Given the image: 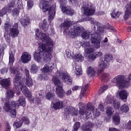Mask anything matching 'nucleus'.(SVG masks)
Wrapping results in <instances>:
<instances>
[{"label": "nucleus", "instance_id": "63", "mask_svg": "<svg viewBox=\"0 0 131 131\" xmlns=\"http://www.w3.org/2000/svg\"><path fill=\"white\" fill-rule=\"evenodd\" d=\"M56 33L55 32V30L54 29H51V33H50V35H54Z\"/></svg>", "mask_w": 131, "mask_h": 131}, {"label": "nucleus", "instance_id": "51", "mask_svg": "<svg viewBox=\"0 0 131 131\" xmlns=\"http://www.w3.org/2000/svg\"><path fill=\"white\" fill-rule=\"evenodd\" d=\"M69 2L73 6H78V0H69Z\"/></svg>", "mask_w": 131, "mask_h": 131}, {"label": "nucleus", "instance_id": "54", "mask_svg": "<svg viewBox=\"0 0 131 131\" xmlns=\"http://www.w3.org/2000/svg\"><path fill=\"white\" fill-rule=\"evenodd\" d=\"M107 42H108V38L105 37L104 39V40H103L101 42V47H105L106 46V43H107Z\"/></svg>", "mask_w": 131, "mask_h": 131}, {"label": "nucleus", "instance_id": "32", "mask_svg": "<svg viewBox=\"0 0 131 131\" xmlns=\"http://www.w3.org/2000/svg\"><path fill=\"white\" fill-rule=\"evenodd\" d=\"M92 55L95 58L92 60H90L89 59H87L89 62H93L94 61H95V60H96V58H98V57H101V56H103V53L101 51H98L95 52V53L93 52Z\"/></svg>", "mask_w": 131, "mask_h": 131}, {"label": "nucleus", "instance_id": "43", "mask_svg": "<svg viewBox=\"0 0 131 131\" xmlns=\"http://www.w3.org/2000/svg\"><path fill=\"white\" fill-rule=\"evenodd\" d=\"M38 71V68L36 66V64H34L31 66V72L32 73H36Z\"/></svg>", "mask_w": 131, "mask_h": 131}, {"label": "nucleus", "instance_id": "4", "mask_svg": "<svg viewBox=\"0 0 131 131\" xmlns=\"http://www.w3.org/2000/svg\"><path fill=\"white\" fill-rule=\"evenodd\" d=\"M82 11H83L84 15L87 16L84 19H80L78 22H83V21H90V23L93 25V30H96V25L98 26L100 24L95 18L89 16H93L96 12V7L90 2L84 3L82 8Z\"/></svg>", "mask_w": 131, "mask_h": 131}, {"label": "nucleus", "instance_id": "60", "mask_svg": "<svg viewBox=\"0 0 131 131\" xmlns=\"http://www.w3.org/2000/svg\"><path fill=\"white\" fill-rule=\"evenodd\" d=\"M77 90H79V86H74L72 88V91H77Z\"/></svg>", "mask_w": 131, "mask_h": 131}, {"label": "nucleus", "instance_id": "10", "mask_svg": "<svg viewBox=\"0 0 131 131\" xmlns=\"http://www.w3.org/2000/svg\"><path fill=\"white\" fill-rule=\"evenodd\" d=\"M2 101L5 103L4 106V109L7 112H9L10 116L13 118L17 115V112L15 110L16 103L15 101H11L10 102L9 101L8 99L2 98Z\"/></svg>", "mask_w": 131, "mask_h": 131}, {"label": "nucleus", "instance_id": "59", "mask_svg": "<svg viewBox=\"0 0 131 131\" xmlns=\"http://www.w3.org/2000/svg\"><path fill=\"white\" fill-rule=\"evenodd\" d=\"M72 93V91H71V90H69L66 92V95L67 96H70V95H71Z\"/></svg>", "mask_w": 131, "mask_h": 131}, {"label": "nucleus", "instance_id": "18", "mask_svg": "<svg viewBox=\"0 0 131 131\" xmlns=\"http://www.w3.org/2000/svg\"><path fill=\"white\" fill-rule=\"evenodd\" d=\"M129 93L125 90H122L119 91L117 94L118 97H120V99L122 100L123 102L127 101V97H128Z\"/></svg>", "mask_w": 131, "mask_h": 131}, {"label": "nucleus", "instance_id": "14", "mask_svg": "<svg viewBox=\"0 0 131 131\" xmlns=\"http://www.w3.org/2000/svg\"><path fill=\"white\" fill-rule=\"evenodd\" d=\"M108 67H109V63L107 60H106L105 58L101 57L98 62L99 70L98 71V74H100L102 71L105 70V69L108 68Z\"/></svg>", "mask_w": 131, "mask_h": 131}, {"label": "nucleus", "instance_id": "52", "mask_svg": "<svg viewBox=\"0 0 131 131\" xmlns=\"http://www.w3.org/2000/svg\"><path fill=\"white\" fill-rule=\"evenodd\" d=\"M107 89H108V86L107 85H104L103 86L102 88H101L99 92H98V94L99 95H101V94H102V93H104V92H105V91H106V90H107Z\"/></svg>", "mask_w": 131, "mask_h": 131}, {"label": "nucleus", "instance_id": "17", "mask_svg": "<svg viewBox=\"0 0 131 131\" xmlns=\"http://www.w3.org/2000/svg\"><path fill=\"white\" fill-rule=\"evenodd\" d=\"M51 106L55 110L62 109V108L65 106V103L63 101H59L58 99H54V101H52Z\"/></svg>", "mask_w": 131, "mask_h": 131}, {"label": "nucleus", "instance_id": "58", "mask_svg": "<svg viewBox=\"0 0 131 131\" xmlns=\"http://www.w3.org/2000/svg\"><path fill=\"white\" fill-rule=\"evenodd\" d=\"M7 72H8V68H4L1 70V73L2 74H5Z\"/></svg>", "mask_w": 131, "mask_h": 131}, {"label": "nucleus", "instance_id": "8", "mask_svg": "<svg viewBox=\"0 0 131 131\" xmlns=\"http://www.w3.org/2000/svg\"><path fill=\"white\" fill-rule=\"evenodd\" d=\"M17 7L20 10H23L24 9V4L22 3V0H10L9 6L7 8H3L0 11V17H3L4 15L7 14V12L11 13L12 9L14 7ZM2 25V19L0 18V25Z\"/></svg>", "mask_w": 131, "mask_h": 131}, {"label": "nucleus", "instance_id": "33", "mask_svg": "<svg viewBox=\"0 0 131 131\" xmlns=\"http://www.w3.org/2000/svg\"><path fill=\"white\" fill-rule=\"evenodd\" d=\"M87 73L88 75L92 76V75H94L96 73V69L94 67H89L87 69Z\"/></svg>", "mask_w": 131, "mask_h": 131}, {"label": "nucleus", "instance_id": "5", "mask_svg": "<svg viewBox=\"0 0 131 131\" xmlns=\"http://www.w3.org/2000/svg\"><path fill=\"white\" fill-rule=\"evenodd\" d=\"M9 71L11 73H12V74H16L15 78L13 79L14 88L16 91L20 89L22 93L26 97H27L28 98H31V92H29L28 88H27L26 86L24 85V82L20 81L21 77L19 76V72L18 70L15 69L14 67H10L9 68Z\"/></svg>", "mask_w": 131, "mask_h": 131}, {"label": "nucleus", "instance_id": "44", "mask_svg": "<svg viewBox=\"0 0 131 131\" xmlns=\"http://www.w3.org/2000/svg\"><path fill=\"white\" fill-rule=\"evenodd\" d=\"M21 121L24 124L28 125L30 124V121L29 120V119L26 117H23L21 118Z\"/></svg>", "mask_w": 131, "mask_h": 131}, {"label": "nucleus", "instance_id": "29", "mask_svg": "<svg viewBox=\"0 0 131 131\" xmlns=\"http://www.w3.org/2000/svg\"><path fill=\"white\" fill-rule=\"evenodd\" d=\"M22 124H23L22 121L19 119H16L13 123V127L19 128L22 126Z\"/></svg>", "mask_w": 131, "mask_h": 131}, {"label": "nucleus", "instance_id": "11", "mask_svg": "<svg viewBox=\"0 0 131 131\" xmlns=\"http://www.w3.org/2000/svg\"><path fill=\"white\" fill-rule=\"evenodd\" d=\"M112 82L115 83L116 86L120 89L127 88L130 85L129 82L126 81L125 76L122 75L116 76L112 80Z\"/></svg>", "mask_w": 131, "mask_h": 131}, {"label": "nucleus", "instance_id": "2", "mask_svg": "<svg viewBox=\"0 0 131 131\" xmlns=\"http://www.w3.org/2000/svg\"><path fill=\"white\" fill-rule=\"evenodd\" d=\"M35 37L37 40H41L42 43L38 42L39 52L34 54V60L37 63H41L43 61L50 62L53 57L55 41L50 37L48 34L41 32L39 29H36Z\"/></svg>", "mask_w": 131, "mask_h": 131}, {"label": "nucleus", "instance_id": "7", "mask_svg": "<svg viewBox=\"0 0 131 131\" xmlns=\"http://www.w3.org/2000/svg\"><path fill=\"white\" fill-rule=\"evenodd\" d=\"M39 7L43 13L48 12V20L54 19L56 15V4L52 5V0H42L40 2Z\"/></svg>", "mask_w": 131, "mask_h": 131}, {"label": "nucleus", "instance_id": "47", "mask_svg": "<svg viewBox=\"0 0 131 131\" xmlns=\"http://www.w3.org/2000/svg\"><path fill=\"white\" fill-rule=\"evenodd\" d=\"M33 1L32 0H28L27 2V9L30 10L33 7Z\"/></svg>", "mask_w": 131, "mask_h": 131}, {"label": "nucleus", "instance_id": "42", "mask_svg": "<svg viewBox=\"0 0 131 131\" xmlns=\"http://www.w3.org/2000/svg\"><path fill=\"white\" fill-rule=\"evenodd\" d=\"M110 77V75L109 74V73H103L101 74L100 78L101 80H107V79H108Z\"/></svg>", "mask_w": 131, "mask_h": 131}, {"label": "nucleus", "instance_id": "46", "mask_svg": "<svg viewBox=\"0 0 131 131\" xmlns=\"http://www.w3.org/2000/svg\"><path fill=\"white\" fill-rule=\"evenodd\" d=\"M111 17H112V18H117L118 17H119V16H120V15H121V12L118 11L117 12H113L111 13Z\"/></svg>", "mask_w": 131, "mask_h": 131}, {"label": "nucleus", "instance_id": "31", "mask_svg": "<svg viewBox=\"0 0 131 131\" xmlns=\"http://www.w3.org/2000/svg\"><path fill=\"white\" fill-rule=\"evenodd\" d=\"M6 96L8 99H12L15 96V91L13 90H8Z\"/></svg>", "mask_w": 131, "mask_h": 131}, {"label": "nucleus", "instance_id": "53", "mask_svg": "<svg viewBox=\"0 0 131 131\" xmlns=\"http://www.w3.org/2000/svg\"><path fill=\"white\" fill-rule=\"evenodd\" d=\"M42 91L39 93L38 95L37 96V103H38V101H39V99H41L43 97L42 95Z\"/></svg>", "mask_w": 131, "mask_h": 131}, {"label": "nucleus", "instance_id": "39", "mask_svg": "<svg viewBox=\"0 0 131 131\" xmlns=\"http://www.w3.org/2000/svg\"><path fill=\"white\" fill-rule=\"evenodd\" d=\"M10 35H11L10 34V33L9 34L8 32H6L4 35L6 42H7V43H8V45H11V36Z\"/></svg>", "mask_w": 131, "mask_h": 131}, {"label": "nucleus", "instance_id": "48", "mask_svg": "<svg viewBox=\"0 0 131 131\" xmlns=\"http://www.w3.org/2000/svg\"><path fill=\"white\" fill-rule=\"evenodd\" d=\"M103 59H105V61H107V62H109L113 59V57L111 54H106L104 56V58H103Z\"/></svg>", "mask_w": 131, "mask_h": 131}, {"label": "nucleus", "instance_id": "23", "mask_svg": "<svg viewBox=\"0 0 131 131\" xmlns=\"http://www.w3.org/2000/svg\"><path fill=\"white\" fill-rule=\"evenodd\" d=\"M120 111L122 112V114H126L129 111V106H128L127 104L125 103L120 106Z\"/></svg>", "mask_w": 131, "mask_h": 131}, {"label": "nucleus", "instance_id": "22", "mask_svg": "<svg viewBox=\"0 0 131 131\" xmlns=\"http://www.w3.org/2000/svg\"><path fill=\"white\" fill-rule=\"evenodd\" d=\"M20 59L21 62L25 64L31 60V55L27 52H25L23 53Z\"/></svg>", "mask_w": 131, "mask_h": 131}, {"label": "nucleus", "instance_id": "38", "mask_svg": "<svg viewBox=\"0 0 131 131\" xmlns=\"http://www.w3.org/2000/svg\"><path fill=\"white\" fill-rule=\"evenodd\" d=\"M14 54H15V52H11L9 53V65L12 66L14 63Z\"/></svg>", "mask_w": 131, "mask_h": 131}, {"label": "nucleus", "instance_id": "55", "mask_svg": "<svg viewBox=\"0 0 131 131\" xmlns=\"http://www.w3.org/2000/svg\"><path fill=\"white\" fill-rule=\"evenodd\" d=\"M126 129H129V130H130V129H131V120L128 121V122L126 123Z\"/></svg>", "mask_w": 131, "mask_h": 131}, {"label": "nucleus", "instance_id": "30", "mask_svg": "<svg viewBox=\"0 0 131 131\" xmlns=\"http://www.w3.org/2000/svg\"><path fill=\"white\" fill-rule=\"evenodd\" d=\"M106 113L108 117H111L114 114V108L111 106H107L106 110Z\"/></svg>", "mask_w": 131, "mask_h": 131}, {"label": "nucleus", "instance_id": "41", "mask_svg": "<svg viewBox=\"0 0 131 131\" xmlns=\"http://www.w3.org/2000/svg\"><path fill=\"white\" fill-rule=\"evenodd\" d=\"M66 56L67 58H70V59H72L74 58V53L70 50H67L66 51Z\"/></svg>", "mask_w": 131, "mask_h": 131}, {"label": "nucleus", "instance_id": "28", "mask_svg": "<svg viewBox=\"0 0 131 131\" xmlns=\"http://www.w3.org/2000/svg\"><path fill=\"white\" fill-rule=\"evenodd\" d=\"M29 17H27V16H25L21 20L20 23L23 25V26L25 27V26L29 25Z\"/></svg>", "mask_w": 131, "mask_h": 131}, {"label": "nucleus", "instance_id": "40", "mask_svg": "<svg viewBox=\"0 0 131 131\" xmlns=\"http://www.w3.org/2000/svg\"><path fill=\"white\" fill-rule=\"evenodd\" d=\"M11 27H12V25L9 21L6 23L4 25V29L6 32H9V30H11Z\"/></svg>", "mask_w": 131, "mask_h": 131}, {"label": "nucleus", "instance_id": "19", "mask_svg": "<svg viewBox=\"0 0 131 131\" xmlns=\"http://www.w3.org/2000/svg\"><path fill=\"white\" fill-rule=\"evenodd\" d=\"M61 10L64 14L68 15V16H72L74 14V10L71 8L70 6H64L61 8Z\"/></svg>", "mask_w": 131, "mask_h": 131}, {"label": "nucleus", "instance_id": "57", "mask_svg": "<svg viewBox=\"0 0 131 131\" xmlns=\"http://www.w3.org/2000/svg\"><path fill=\"white\" fill-rule=\"evenodd\" d=\"M98 109L100 110V111H104L105 110L104 109V105H103V103H100L98 105Z\"/></svg>", "mask_w": 131, "mask_h": 131}, {"label": "nucleus", "instance_id": "35", "mask_svg": "<svg viewBox=\"0 0 131 131\" xmlns=\"http://www.w3.org/2000/svg\"><path fill=\"white\" fill-rule=\"evenodd\" d=\"M74 57L77 62H82L83 61L84 57L80 53L76 54Z\"/></svg>", "mask_w": 131, "mask_h": 131}, {"label": "nucleus", "instance_id": "9", "mask_svg": "<svg viewBox=\"0 0 131 131\" xmlns=\"http://www.w3.org/2000/svg\"><path fill=\"white\" fill-rule=\"evenodd\" d=\"M55 67V63L53 62L45 64L43 68L41 69V71H42L44 74L39 75L37 77L38 80H43V79L44 80H48L49 79L48 75L53 72V70Z\"/></svg>", "mask_w": 131, "mask_h": 131}, {"label": "nucleus", "instance_id": "61", "mask_svg": "<svg viewBox=\"0 0 131 131\" xmlns=\"http://www.w3.org/2000/svg\"><path fill=\"white\" fill-rule=\"evenodd\" d=\"M106 28H107V29H110V30H114V27H111L110 25H108Z\"/></svg>", "mask_w": 131, "mask_h": 131}, {"label": "nucleus", "instance_id": "12", "mask_svg": "<svg viewBox=\"0 0 131 131\" xmlns=\"http://www.w3.org/2000/svg\"><path fill=\"white\" fill-rule=\"evenodd\" d=\"M82 48H84V56L90 61H93L95 59V57L93 55V53L95 52L94 48H92L90 41H84L82 44Z\"/></svg>", "mask_w": 131, "mask_h": 131}, {"label": "nucleus", "instance_id": "64", "mask_svg": "<svg viewBox=\"0 0 131 131\" xmlns=\"http://www.w3.org/2000/svg\"><path fill=\"white\" fill-rule=\"evenodd\" d=\"M60 131H69L68 129L62 128Z\"/></svg>", "mask_w": 131, "mask_h": 131}, {"label": "nucleus", "instance_id": "36", "mask_svg": "<svg viewBox=\"0 0 131 131\" xmlns=\"http://www.w3.org/2000/svg\"><path fill=\"white\" fill-rule=\"evenodd\" d=\"M18 104H19L20 106H23L24 107L26 105V101L25 100V98L23 96H20L18 98Z\"/></svg>", "mask_w": 131, "mask_h": 131}, {"label": "nucleus", "instance_id": "45", "mask_svg": "<svg viewBox=\"0 0 131 131\" xmlns=\"http://www.w3.org/2000/svg\"><path fill=\"white\" fill-rule=\"evenodd\" d=\"M80 127V123L76 122L73 126V129L72 131H78Z\"/></svg>", "mask_w": 131, "mask_h": 131}, {"label": "nucleus", "instance_id": "37", "mask_svg": "<svg viewBox=\"0 0 131 131\" xmlns=\"http://www.w3.org/2000/svg\"><path fill=\"white\" fill-rule=\"evenodd\" d=\"M88 88H89V84H86V85H84L81 90V93L80 94V98H82V97H84V95H85V92L86 91V90H88Z\"/></svg>", "mask_w": 131, "mask_h": 131}, {"label": "nucleus", "instance_id": "26", "mask_svg": "<svg viewBox=\"0 0 131 131\" xmlns=\"http://www.w3.org/2000/svg\"><path fill=\"white\" fill-rule=\"evenodd\" d=\"M74 72L76 76L79 77L82 75V70H81V66H76L74 69Z\"/></svg>", "mask_w": 131, "mask_h": 131}, {"label": "nucleus", "instance_id": "49", "mask_svg": "<svg viewBox=\"0 0 131 131\" xmlns=\"http://www.w3.org/2000/svg\"><path fill=\"white\" fill-rule=\"evenodd\" d=\"M60 3V9L63 8V7H66V4H67V0H59Z\"/></svg>", "mask_w": 131, "mask_h": 131}, {"label": "nucleus", "instance_id": "21", "mask_svg": "<svg viewBox=\"0 0 131 131\" xmlns=\"http://www.w3.org/2000/svg\"><path fill=\"white\" fill-rule=\"evenodd\" d=\"M0 84L4 89H9L11 85V78L3 79L0 80Z\"/></svg>", "mask_w": 131, "mask_h": 131}, {"label": "nucleus", "instance_id": "3", "mask_svg": "<svg viewBox=\"0 0 131 131\" xmlns=\"http://www.w3.org/2000/svg\"><path fill=\"white\" fill-rule=\"evenodd\" d=\"M60 79L67 84H72V78L63 68H61L60 71H57L52 78V81L56 86V94L59 98H63L65 95V91L63 89V84Z\"/></svg>", "mask_w": 131, "mask_h": 131}, {"label": "nucleus", "instance_id": "24", "mask_svg": "<svg viewBox=\"0 0 131 131\" xmlns=\"http://www.w3.org/2000/svg\"><path fill=\"white\" fill-rule=\"evenodd\" d=\"M39 27L43 31H48L49 29V24H48L47 19H44L43 20L42 24L39 25Z\"/></svg>", "mask_w": 131, "mask_h": 131}, {"label": "nucleus", "instance_id": "16", "mask_svg": "<svg viewBox=\"0 0 131 131\" xmlns=\"http://www.w3.org/2000/svg\"><path fill=\"white\" fill-rule=\"evenodd\" d=\"M64 114L76 116L78 114V110L73 106H69L64 108Z\"/></svg>", "mask_w": 131, "mask_h": 131}, {"label": "nucleus", "instance_id": "27", "mask_svg": "<svg viewBox=\"0 0 131 131\" xmlns=\"http://www.w3.org/2000/svg\"><path fill=\"white\" fill-rule=\"evenodd\" d=\"M46 97L48 100H53L55 98V94H54L51 91V89H49V90L46 91Z\"/></svg>", "mask_w": 131, "mask_h": 131}, {"label": "nucleus", "instance_id": "25", "mask_svg": "<svg viewBox=\"0 0 131 131\" xmlns=\"http://www.w3.org/2000/svg\"><path fill=\"white\" fill-rule=\"evenodd\" d=\"M113 120L114 123L116 125H118L120 123V116H119V113H117L115 114L113 117Z\"/></svg>", "mask_w": 131, "mask_h": 131}, {"label": "nucleus", "instance_id": "56", "mask_svg": "<svg viewBox=\"0 0 131 131\" xmlns=\"http://www.w3.org/2000/svg\"><path fill=\"white\" fill-rule=\"evenodd\" d=\"M5 131H11V126L9 123H6Z\"/></svg>", "mask_w": 131, "mask_h": 131}, {"label": "nucleus", "instance_id": "1", "mask_svg": "<svg viewBox=\"0 0 131 131\" xmlns=\"http://www.w3.org/2000/svg\"><path fill=\"white\" fill-rule=\"evenodd\" d=\"M72 22L70 19H65L63 23L59 25V27L63 28V33L68 34L71 38H74L81 34V37L83 39H89L91 37V41L94 48L100 49L101 47V40L102 36L104 35L105 27L100 26L97 28L96 32H91L89 31H84V28L81 26L72 25Z\"/></svg>", "mask_w": 131, "mask_h": 131}, {"label": "nucleus", "instance_id": "15", "mask_svg": "<svg viewBox=\"0 0 131 131\" xmlns=\"http://www.w3.org/2000/svg\"><path fill=\"white\" fill-rule=\"evenodd\" d=\"M20 70L21 71H24L26 76V84L28 86V88H30L33 85V81H32V79L30 77L29 75V71L26 68V67H24L23 68H20Z\"/></svg>", "mask_w": 131, "mask_h": 131}, {"label": "nucleus", "instance_id": "6", "mask_svg": "<svg viewBox=\"0 0 131 131\" xmlns=\"http://www.w3.org/2000/svg\"><path fill=\"white\" fill-rule=\"evenodd\" d=\"M78 106L79 108V114L81 118H86V119L91 118L92 117L91 111H93V114L95 117L100 116L101 114L99 110H95V107L91 103L87 104L86 108L82 102H80L78 104Z\"/></svg>", "mask_w": 131, "mask_h": 131}, {"label": "nucleus", "instance_id": "13", "mask_svg": "<svg viewBox=\"0 0 131 131\" xmlns=\"http://www.w3.org/2000/svg\"><path fill=\"white\" fill-rule=\"evenodd\" d=\"M105 102L106 104H112L113 103V107L115 110H118L121 107L120 102L115 100L114 97L112 95L107 96Z\"/></svg>", "mask_w": 131, "mask_h": 131}, {"label": "nucleus", "instance_id": "34", "mask_svg": "<svg viewBox=\"0 0 131 131\" xmlns=\"http://www.w3.org/2000/svg\"><path fill=\"white\" fill-rule=\"evenodd\" d=\"M94 126V124L91 122H88L85 124V127H84V131H92L91 128Z\"/></svg>", "mask_w": 131, "mask_h": 131}, {"label": "nucleus", "instance_id": "50", "mask_svg": "<svg viewBox=\"0 0 131 131\" xmlns=\"http://www.w3.org/2000/svg\"><path fill=\"white\" fill-rule=\"evenodd\" d=\"M19 9L15 8L13 10H12V15L14 16V17H17L18 15H19Z\"/></svg>", "mask_w": 131, "mask_h": 131}, {"label": "nucleus", "instance_id": "20", "mask_svg": "<svg viewBox=\"0 0 131 131\" xmlns=\"http://www.w3.org/2000/svg\"><path fill=\"white\" fill-rule=\"evenodd\" d=\"M11 36L16 37L19 34V30H18V24H15L13 27L10 29L9 32Z\"/></svg>", "mask_w": 131, "mask_h": 131}, {"label": "nucleus", "instance_id": "62", "mask_svg": "<svg viewBox=\"0 0 131 131\" xmlns=\"http://www.w3.org/2000/svg\"><path fill=\"white\" fill-rule=\"evenodd\" d=\"M101 125H102V123L101 121H97L96 122V126H97V127H100Z\"/></svg>", "mask_w": 131, "mask_h": 131}]
</instances>
